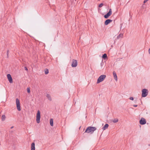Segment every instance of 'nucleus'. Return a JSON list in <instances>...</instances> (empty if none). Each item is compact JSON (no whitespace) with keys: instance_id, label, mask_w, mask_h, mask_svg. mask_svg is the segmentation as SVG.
Returning a JSON list of instances; mask_svg holds the SVG:
<instances>
[{"instance_id":"nucleus-1","label":"nucleus","mask_w":150,"mask_h":150,"mask_svg":"<svg viewBox=\"0 0 150 150\" xmlns=\"http://www.w3.org/2000/svg\"><path fill=\"white\" fill-rule=\"evenodd\" d=\"M96 129V128L94 127H88L86 129L85 132L89 133L91 132L92 133Z\"/></svg>"},{"instance_id":"nucleus-2","label":"nucleus","mask_w":150,"mask_h":150,"mask_svg":"<svg viewBox=\"0 0 150 150\" xmlns=\"http://www.w3.org/2000/svg\"><path fill=\"white\" fill-rule=\"evenodd\" d=\"M106 77V76L105 75H100L98 79L97 83H99L103 81Z\"/></svg>"},{"instance_id":"nucleus-3","label":"nucleus","mask_w":150,"mask_h":150,"mask_svg":"<svg viewBox=\"0 0 150 150\" xmlns=\"http://www.w3.org/2000/svg\"><path fill=\"white\" fill-rule=\"evenodd\" d=\"M142 97H146L148 95V91L147 89H144L142 90Z\"/></svg>"},{"instance_id":"nucleus-4","label":"nucleus","mask_w":150,"mask_h":150,"mask_svg":"<svg viewBox=\"0 0 150 150\" xmlns=\"http://www.w3.org/2000/svg\"><path fill=\"white\" fill-rule=\"evenodd\" d=\"M40 110H38L36 114V122L37 123H39L40 122Z\"/></svg>"},{"instance_id":"nucleus-5","label":"nucleus","mask_w":150,"mask_h":150,"mask_svg":"<svg viewBox=\"0 0 150 150\" xmlns=\"http://www.w3.org/2000/svg\"><path fill=\"white\" fill-rule=\"evenodd\" d=\"M16 103L17 108L18 110V111H20L21 110V108L20 105V102L18 98H16Z\"/></svg>"},{"instance_id":"nucleus-6","label":"nucleus","mask_w":150,"mask_h":150,"mask_svg":"<svg viewBox=\"0 0 150 150\" xmlns=\"http://www.w3.org/2000/svg\"><path fill=\"white\" fill-rule=\"evenodd\" d=\"M112 13V9L110 8L109 10V12L104 16V17L106 19L108 18L110 16Z\"/></svg>"},{"instance_id":"nucleus-7","label":"nucleus","mask_w":150,"mask_h":150,"mask_svg":"<svg viewBox=\"0 0 150 150\" xmlns=\"http://www.w3.org/2000/svg\"><path fill=\"white\" fill-rule=\"evenodd\" d=\"M78 64L77 61L76 60L73 59L71 64V66L73 67H75L77 66Z\"/></svg>"},{"instance_id":"nucleus-8","label":"nucleus","mask_w":150,"mask_h":150,"mask_svg":"<svg viewBox=\"0 0 150 150\" xmlns=\"http://www.w3.org/2000/svg\"><path fill=\"white\" fill-rule=\"evenodd\" d=\"M139 123L142 125H144L146 123V120L143 117H142L139 121Z\"/></svg>"},{"instance_id":"nucleus-9","label":"nucleus","mask_w":150,"mask_h":150,"mask_svg":"<svg viewBox=\"0 0 150 150\" xmlns=\"http://www.w3.org/2000/svg\"><path fill=\"white\" fill-rule=\"evenodd\" d=\"M8 79L10 83H13V79L10 74H8L7 75Z\"/></svg>"},{"instance_id":"nucleus-10","label":"nucleus","mask_w":150,"mask_h":150,"mask_svg":"<svg viewBox=\"0 0 150 150\" xmlns=\"http://www.w3.org/2000/svg\"><path fill=\"white\" fill-rule=\"evenodd\" d=\"M112 20L110 19H107L105 22V25H107L109 23H110V22H112Z\"/></svg>"},{"instance_id":"nucleus-11","label":"nucleus","mask_w":150,"mask_h":150,"mask_svg":"<svg viewBox=\"0 0 150 150\" xmlns=\"http://www.w3.org/2000/svg\"><path fill=\"white\" fill-rule=\"evenodd\" d=\"M31 150H35V144L34 142L31 144Z\"/></svg>"},{"instance_id":"nucleus-12","label":"nucleus","mask_w":150,"mask_h":150,"mask_svg":"<svg viewBox=\"0 0 150 150\" xmlns=\"http://www.w3.org/2000/svg\"><path fill=\"white\" fill-rule=\"evenodd\" d=\"M46 97L50 101H51L52 100V98L50 94H47L46 95Z\"/></svg>"},{"instance_id":"nucleus-13","label":"nucleus","mask_w":150,"mask_h":150,"mask_svg":"<svg viewBox=\"0 0 150 150\" xmlns=\"http://www.w3.org/2000/svg\"><path fill=\"white\" fill-rule=\"evenodd\" d=\"M113 74L115 79L117 81V77L116 73L115 71H113Z\"/></svg>"},{"instance_id":"nucleus-14","label":"nucleus","mask_w":150,"mask_h":150,"mask_svg":"<svg viewBox=\"0 0 150 150\" xmlns=\"http://www.w3.org/2000/svg\"><path fill=\"white\" fill-rule=\"evenodd\" d=\"M108 126L109 125L108 124H106L103 127V130H105L108 127Z\"/></svg>"},{"instance_id":"nucleus-15","label":"nucleus","mask_w":150,"mask_h":150,"mask_svg":"<svg viewBox=\"0 0 150 150\" xmlns=\"http://www.w3.org/2000/svg\"><path fill=\"white\" fill-rule=\"evenodd\" d=\"M102 57L104 59H105L108 58L107 55L106 54H104L102 55Z\"/></svg>"},{"instance_id":"nucleus-16","label":"nucleus","mask_w":150,"mask_h":150,"mask_svg":"<svg viewBox=\"0 0 150 150\" xmlns=\"http://www.w3.org/2000/svg\"><path fill=\"white\" fill-rule=\"evenodd\" d=\"M123 37V34L120 33L118 35L117 37V39H120V38H122Z\"/></svg>"},{"instance_id":"nucleus-17","label":"nucleus","mask_w":150,"mask_h":150,"mask_svg":"<svg viewBox=\"0 0 150 150\" xmlns=\"http://www.w3.org/2000/svg\"><path fill=\"white\" fill-rule=\"evenodd\" d=\"M50 124L51 126H53V120L52 119H51L50 120Z\"/></svg>"},{"instance_id":"nucleus-18","label":"nucleus","mask_w":150,"mask_h":150,"mask_svg":"<svg viewBox=\"0 0 150 150\" xmlns=\"http://www.w3.org/2000/svg\"><path fill=\"white\" fill-rule=\"evenodd\" d=\"M6 118V117L5 115H3L1 117V120L2 121H4L5 120Z\"/></svg>"},{"instance_id":"nucleus-19","label":"nucleus","mask_w":150,"mask_h":150,"mask_svg":"<svg viewBox=\"0 0 150 150\" xmlns=\"http://www.w3.org/2000/svg\"><path fill=\"white\" fill-rule=\"evenodd\" d=\"M45 74H47L49 73L48 69H45Z\"/></svg>"},{"instance_id":"nucleus-20","label":"nucleus","mask_w":150,"mask_h":150,"mask_svg":"<svg viewBox=\"0 0 150 150\" xmlns=\"http://www.w3.org/2000/svg\"><path fill=\"white\" fill-rule=\"evenodd\" d=\"M118 121V120L117 118L114 119L113 121V122L114 123H116Z\"/></svg>"},{"instance_id":"nucleus-21","label":"nucleus","mask_w":150,"mask_h":150,"mask_svg":"<svg viewBox=\"0 0 150 150\" xmlns=\"http://www.w3.org/2000/svg\"><path fill=\"white\" fill-rule=\"evenodd\" d=\"M27 91L28 93H29L30 92V89L29 88H27Z\"/></svg>"},{"instance_id":"nucleus-22","label":"nucleus","mask_w":150,"mask_h":150,"mask_svg":"<svg viewBox=\"0 0 150 150\" xmlns=\"http://www.w3.org/2000/svg\"><path fill=\"white\" fill-rule=\"evenodd\" d=\"M103 5V3H101L99 5V7L100 8Z\"/></svg>"},{"instance_id":"nucleus-23","label":"nucleus","mask_w":150,"mask_h":150,"mask_svg":"<svg viewBox=\"0 0 150 150\" xmlns=\"http://www.w3.org/2000/svg\"><path fill=\"white\" fill-rule=\"evenodd\" d=\"M103 64H104V63L103 62H102L100 63V65L102 67L103 66Z\"/></svg>"},{"instance_id":"nucleus-24","label":"nucleus","mask_w":150,"mask_h":150,"mask_svg":"<svg viewBox=\"0 0 150 150\" xmlns=\"http://www.w3.org/2000/svg\"><path fill=\"white\" fill-rule=\"evenodd\" d=\"M129 99L131 100H134V98L133 97H130Z\"/></svg>"},{"instance_id":"nucleus-25","label":"nucleus","mask_w":150,"mask_h":150,"mask_svg":"<svg viewBox=\"0 0 150 150\" xmlns=\"http://www.w3.org/2000/svg\"><path fill=\"white\" fill-rule=\"evenodd\" d=\"M9 50H8L7 51V57H8V52H9Z\"/></svg>"},{"instance_id":"nucleus-26","label":"nucleus","mask_w":150,"mask_h":150,"mask_svg":"<svg viewBox=\"0 0 150 150\" xmlns=\"http://www.w3.org/2000/svg\"><path fill=\"white\" fill-rule=\"evenodd\" d=\"M24 68H25V70H26V71L28 70V68H27L26 67H24Z\"/></svg>"},{"instance_id":"nucleus-27","label":"nucleus","mask_w":150,"mask_h":150,"mask_svg":"<svg viewBox=\"0 0 150 150\" xmlns=\"http://www.w3.org/2000/svg\"><path fill=\"white\" fill-rule=\"evenodd\" d=\"M148 52L149 54H150V48L149 49Z\"/></svg>"},{"instance_id":"nucleus-28","label":"nucleus","mask_w":150,"mask_h":150,"mask_svg":"<svg viewBox=\"0 0 150 150\" xmlns=\"http://www.w3.org/2000/svg\"><path fill=\"white\" fill-rule=\"evenodd\" d=\"M133 106L134 107H137V105H134Z\"/></svg>"},{"instance_id":"nucleus-29","label":"nucleus","mask_w":150,"mask_h":150,"mask_svg":"<svg viewBox=\"0 0 150 150\" xmlns=\"http://www.w3.org/2000/svg\"><path fill=\"white\" fill-rule=\"evenodd\" d=\"M146 2V1H145V0H144V3H145Z\"/></svg>"},{"instance_id":"nucleus-30","label":"nucleus","mask_w":150,"mask_h":150,"mask_svg":"<svg viewBox=\"0 0 150 150\" xmlns=\"http://www.w3.org/2000/svg\"><path fill=\"white\" fill-rule=\"evenodd\" d=\"M13 126H12V127H11V129H12V128H13Z\"/></svg>"},{"instance_id":"nucleus-31","label":"nucleus","mask_w":150,"mask_h":150,"mask_svg":"<svg viewBox=\"0 0 150 150\" xmlns=\"http://www.w3.org/2000/svg\"><path fill=\"white\" fill-rule=\"evenodd\" d=\"M145 1H146V2L148 1L149 0H145Z\"/></svg>"},{"instance_id":"nucleus-32","label":"nucleus","mask_w":150,"mask_h":150,"mask_svg":"<svg viewBox=\"0 0 150 150\" xmlns=\"http://www.w3.org/2000/svg\"><path fill=\"white\" fill-rule=\"evenodd\" d=\"M145 1H146V2L148 1L149 0H145Z\"/></svg>"},{"instance_id":"nucleus-33","label":"nucleus","mask_w":150,"mask_h":150,"mask_svg":"<svg viewBox=\"0 0 150 150\" xmlns=\"http://www.w3.org/2000/svg\"><path fill=\"white\" fill-rule=\"evenodd\" d=\"M148 146H150V144H148Z\"/></svg>"}]
</instances>
